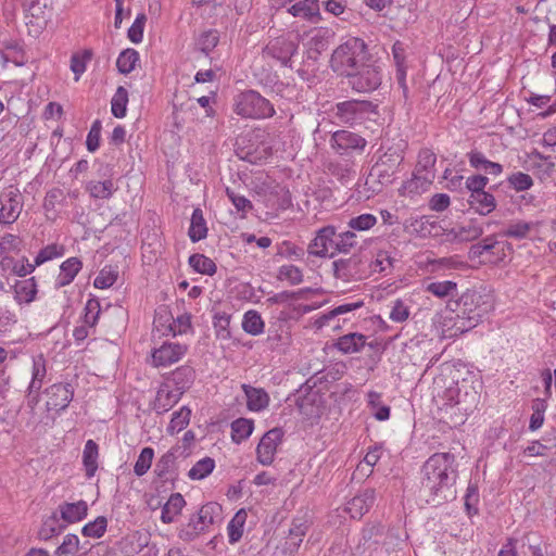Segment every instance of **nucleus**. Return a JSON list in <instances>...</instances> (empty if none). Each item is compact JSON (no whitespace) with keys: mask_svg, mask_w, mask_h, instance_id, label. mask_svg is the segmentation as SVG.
Returning <instances> with one entry per match:
<instances>
[{"mask_svg":"<svg viewBox=\"0 0 556 556\" xmlns=\"http://www.w3.org/2000/svg\"><path fill=\"white\" fill-rule=\"evenodd\" d=\"M458 464L450 452L434 453L421 467L418 490L420 501L434 507L454 501L457 495Z\"/></svg>","mask_w":556,"mask_h":556,"instance_id":"nucleus-1","label":"nucleus"},{"mask_svg":"<svg viewBox=\"0 0 556 556\" xmlns=\"http://www.w3.org/2000/svg\"><path fill=\"white\" fill-rule=\"evenodd\" d=\"M334 117L350 127L365 126L377 123L379 118L378 105L368 100L351 99L338 102L334 106Z\"/></svg>","mask_w":556,"mask_h":556,"instance_id":"nucleus-2","label":"nucleus"},{"mask_svg":"<svg viewBox=\"0 0 556 556\" xmlns=\"http://www.w3.org/2000/svg\"><path fill=\"white\" fill-rule=\"evenodd\" d=\"M369 59L370 54L365 41L357 37H350L333 51L331 67L341 76H345Z\"/></svg>","mask_w":556,"mask_h":556,"instance_id":"nucleus-3","label":"nucleus"},{"mask_svg":"<svg viewBox=\"0 0 556 556\" xmlns=\"http://www.w3.org/2000/svg\"><path fill=\"white\" fill-rule=\"evenodd\" d=\"M405 148L406 143L403 140L389 147L372 165L369 178L376 179L381 186L391 185L404 161Z\"/></svg>","mask_w":556,"mask_h":556,"instance_id":"nucleus-4","label":"nucleus"},{"mask_svg":"<svg viewBox=\"0 0 556 556\" xmlns=\"http://www.w3.org/2000/svg\"><path fill=\"white\" fill-rule=\"evenodd\" d=\"M222 507L217 503H206L188 522L179 529L178 536L185 542L194 541L204 533L220 516Z\"/></svg>","mask_w":556,"mask_h":556,"instance_id":"nucleus-5","label":"nucleus"},{"mask_svg":"<svg viewBox=\"0 0 556 556\" xmlns=\"http://www.w3.org/2000/svg\"><path fill=\"white\" fill-rule=\"evenodd\" d=\"M235 112L247 118H267L275 114L274 105L255 90H247L237 96Z\"/></svg>","mask_w":556,"mask_h":556,"instance_id":"nucleus-6","label":"nucleus"},{"mask_svg":"<svg viewBox=\"0 0 556 556\" xmlns=\"http://www.w3.org/2000/svg\"><path fill=\"white\" fill-rule=\"evenodd\" d=\"M344 77L348 79V85L357 92H369L376 90L382 80L381 66L376 62L366 61L361 64L358 68H354Z\"/></svg>","mask_w":556,"mask_h":556,"instance_id":"nucleus-7","label":"nucleus"},{"mask_svg":"<svg viewBox=\"0 0 556 556\" xmlns=\"http://www.w3.org/2000/svg\"><path fill=\"white\" fill-rule=\"evenodd\" d=\"M298 48L296 38L288 33L270 39L263 48V56L291 67V59L298 52Z\"/></svg>","mask_w":556,"mask_h":556,"instance_id":"nucleus-8","label":"nucleus"},{"mask_svg":"<svg viewBox=\"0 0 556 556\" xmlns=\"http://www.w3.org/2000/svg\"><path fill=\"white\" fill-rule=\"evenodd\" d=\"M367 140L351 130L340 129L334 131L330 138V147L341 156H352L364 152Z\"/></svg>","mask_w":556,"mask_h":556,"instance_id":"nucleus-9","label":"nucleus"},{"mask_svg":"<svg viewBox=\"0 0 556 556\" xmlns=\"http://www.w3.org/2000/svg\"><path fill=\"white\" fill-rule=\"evenodd\" d=\"M336 237L334 226L328 225L318 229L315 238L308 244V254L318 257H333L336 254Z\"/></svg>","mask_w":556,"mask_h":556,"instance_id":"nucleus-10","label":"nucleus"},{"mask_svg":"<svg viewBox=\"0 0 556 556\" xmlns=\"http://www.w3.org/2000/svg\"><path fill=\"white\" fill-rule=\"evenodd\" d=\"M282 439L283 431L281 428H273L262 437L256 447L257 460L262 465L269 466L273 464L277 447L281 444Z\"/></svg>","mask_w":556,"mask_h":556,"instance_id":"nucleus-11","label":"nucleus"},{"mask_svg":"<svg viewBox=\"0 0 556 556\" xmlns=\"http://www.w3.org/2000/svg\"><path fill=\"white\" fill-rule=\"evenodd\" d=\"M48 410H64L74 396V388L71 383H54L46 390Z\"/></svg>","mask_w":556,"mask_h":556,"instance_id":"nucleus-12","label":"nucleus"},{"mask_svg":"<svg viewBox=\"0 0 556 556\" xmlns=\"http://www.w3.org/2000/svg\"><path fill=\"white\" fill-rule=\"evenodd\" d=\"M50 0H22L26 24L35 27L39 33L47 23V12Z\"/></svg>","mask_w":556,"mask_h":556,"instance_id":"nucleus-13","label":"nucleus"},{"mask_svg":"<svg viewBox=\"0 0 556 556\" xmlns=\"http://www.w3.org/2000/svg\"><path fill=\"white\" fill-rule=\"evenodd\" d=\"M486 177L482 175H472L466 180V188L468 190V203L470 208L476 210L481 215H485L484 208L486 207Z\"/></svg>","mask_w":556,"mask_h":556,"instance_id":"nucleus-14","label":"nucleus"},{"mask_svg":"<svg viewBox=\"0 0 556 556\" xmlns=\"http://www.w3.org/2000/svg\"><path fill=\"white\" fill-rule=\"evenodd\" d=\"M363 262L359 255H352L349 258H340L332 263L333 274L344 281L357 280L363 276Z\"/></svg>","mask_w":556,"mask_h":556,"instance_id":"nucleus-15","label":"nucleus"},{"mask_svg":"<svg viewBox=\"0 0 556 556\" xmlns=\"http://www.w3.org/2000/svg\"><path fill=\"white\" fill-rule=\"evenodd\" d=\"M187 352V346L175 342H164L152 353L153 364L155 366H169L178 362Z\"/></svg>","mask_w":556,"mask_h":556,"instance_id":"nucleus-16","label":"nucleus"},{"mask_svg":"<svg viewBox=\"0 0 556 556\" xmlns=\"http://www.w3.org/2000/svg\"><path fill=\"white\" fill-rule=\"evenodd\" d=\"M181 395V392L173 389L169 382H163L156 392L152 408L159 415L164 414L179 402Z\"/></svg>","mask_w":556,"mask_h":556,"instance_id":"nucleus-17","label":"nucleus"},{"mask_svg":"<svg viewBox=\"0 0 556 556\" xmlns=\"http://www.w3.org/2000/svg\"><path fill=\"white\" fill-rule=\"evenodd\" d=\"M543 228H546L543 223L518 222L516 224L510 225L506 233L507 236L517 239L529 238L531 240H542Z\"/></svg>","mask_w":556,"mask_h":556,"instance_id":"nucleus-18","label":"nucleus"},{"mask_svg":"<svg viewBox=\"0 0 556 556\" xmlns=\"http://www.w3.org/2000/svg\"><path fill=\"white\" fill-rule=\"evenodd\" d=\"M288 13L314 24L321 20L318 0H301L291 5Z\"/></svg>","mask_w":556,"mask_h":556,"instance_id":"nucleus-19","label":"nucleus"},{"mask_svg":"<svg viewBox=\"0 0 556 556\" xmlns=\"http://www.w3.org/2000/svg\"><path fill=\"white\" fill-rule=\"evenodd\" d=\"M195 379V371L191 366L184 365L176 368L165 382H169L172 388L184 394L190 389Z\"/></svg>","mask_w":556,"mask_h":556,"instance_id":"nucleus-20","label":"nucleus"},{"mask_svg":"<svg viewBox=\"0 0 556 556\" xmlns=\"http://www.w3.org/2000/svg\"><path fill=\"white\" fill-rule=\"evenodd\" d=\"M376 501L374 489H366L361 494L354 496L349 503L348 510L353 518H361L366 514Z\"/></svg>","mask_w":556,"mask_h":556,"instance_id":"nucleus-21","label":"nucleus"},{"mask_svg":"<svg viewBox=\"0 0 556 556\" xmlns=\"http://www.w3.org/2000/svg\"><path fill=\"white\" fill-rule=\"evenodd\" d=\"M242 390L247 396V405L250 410L261 412L268 407L270 399L264 389L242 384Z\"/></svg>","mask_w":556,"mask_h":556,"instance_id":"nucleus-22","label":"nucleus"},{"mask_svg":"<svg viewBox=\"0 0 556 556\" xmlns=\"http://www.w3.org/2000/svg\"><path fill=\"white\" fill-rule=\"evenodd\" d=\"M392 55L396 65L395 78L399 86L402 88L404 96L408 91L406 85V64H405V48L401 41H395L392 46Z\"/></svg>","mask_w":556,"mask_h":556,"instance_id":"nucleus-23","label":"nucleus"},{"mask_svg":"<svg viewBox=\"0 0 556 556\" xmlns=\"http://www.w3.org/2000/svg\"><path fill=\"white\" fill-rule=\"evenodd\" d=\"M83 263L78 257H70L60 266V274L55 280V287L62 288L70 285L80 271Z\"/></svg>","mask_w":556,"mask_h":556,"instance_id":"nucleus-24","label":"nucleus"},{"mask_svg":"<svg viewBox=\"0 0 556 556\" xmlns=\"http://www.w3.org/2000/svg\"><path fill=\"white\" fill-rule=\"evenodd\" d=\"M61 518L67 523L83 520L87 516L88 505L80 500L76 503H64L59 506Z\"/></svg>","mask_w":556,"mask_h":556,"instance_id":"nucleus-25","label":"nucleus"},{"mask_svg":"<svg viewBox=\"0 0 556 556\" xmlns=\"http://www.w3.org/2000/svg\"><path fill=\"white\" fill-rule=\"evenodd\" d=\"M517 546V556H543L542 541L536 534L530 533L521 540H514Z\"/></svg>","mask_w":556,"mask_h":556,"instance_id":"nucleus-26","label":"nucleus"},{"mask_svg":"<svg viewBox=\"0 0 556 556\" xmlns=\"http://www.w3.org/2000/svg\"><path fill=\"white\" fill-rule=\"evenodd\" d=\"M21 207L22 205L16 194L10 193L5 195L0 208V223L13 224L20 216Z\"/></svg>","mask_w":556,"mask_h":556,"instance_id":"nucleus-27","label":"nucleus"},{"mask_svg":"<svg viewBox=\"0 0 556 556\" xmlns=\"http://www.w3.org/2000/svg\"><path fill=\"white\" fill-rule=\"evenodd\" d=\"M14 299L18 303H30L35 300L37 294V283L35 277L17 280L14 286Z\"/></svg>","mask_w":556,"mask_h":556,"instance_id":"nucleus-28","label":"nucleus"},{"mask_svg":"<svg viewBox=\"0 0 556 556\" xmlns=\"http://www.w3.org/2000/svg\"><path fill=\"white\" fill-rule=\"evenodd\" d=\"M366 344V337L358 332H351L340 337L336 343L339 351L351 354L359 352Z\"/></svg>","mask_w":556,"mask_h":556,"instance_id":"nucleus-29","label":"nucleus"},{"mask_svg":"<svg viewBox=\"0 0 556 556\" xmlns=\"http://www.w3.org/2000/svg\"><path fill=\"white\" fill-rule=\"evenodd\" d=\"M185 505L186 501L180 493L172 494L162 507L161 520L164 523H172L175 517L181 513Z\"/></svg>","mask_w":556,"mask_h":556,"instance_id":"nucleus-30","label":"nucleus"},{"mask_svg":"<svg viewBox=\"0 0 556 556\" xmlns=\"http://www.w3.org/2000/svg\"><path fill=\"white\" fill-rule=\"evenodd\" d=\"M432 176H424L413 172V177L402 186L404 195H416L426 192L432 185Z\"/></svg>","mask_w":556,"mask_h":556,"instance_id":"nucleus-31","label":"nucleus"},{"mask_svg":"<svg viewBox=\"0 0 556 556\" xmlns=\"http://www.w3.org/2000/svg\"><path fill=\"white\" fill-rule=\"evenodd\" d=\"M307 527L305 523L300 520H293L291 528L289 529V534L285 542V551L289 554H293L298 551L301 543L303 542V536L305 535Z\"/></svg>","mask_w":556,"mask_h":556,"instance_id":"nucleus-32","label":"nucleus"},{"mask_svg":"<svg viewBox=\"0 0 556 556\" xmlns=\"http://www.w3.org/2000/svg\"><path fill=\"white\" fill-rule=\"evenodd\" d=\"M99 446L93 440H88L83 452V464L86 477L92 478L98 469Z\"/></svg>","mask_w":556,"mask_h":556,"instance_id":"nucleus-33","label":"nucleus"},{"mask_svg":"<svg viewBox=\"0 0 556 556\" xmlns=\"http://www.w3.org/2000/svg\"><path fill=\"white\" fill-rule=\"evenodd\" d=\"M437 162V155L429 149H422L418 153L417 164L415 166V173L424 176H432V180L435 178L434 165Z\"/></svg>","mask_w":556,"mask_h":556,"instance_id":"nucleus-34","label":"nucleus"},{"mask_svg":"<svg viewBox=\"0 0 556 556\" xmlns=\"http://www.w3.org/2000/svg\"><path fill=\"white\" fill-rule=\"evenodd\" d=\"M65 528L66 525L62 523L56 514L54 513L43 520L38 531V539L42 541H48L51 538L61 534Z\"/></svg>","mask_w":556,"mask_h":556,"instance_id":"nucleus-35","label":"nucleus"},{"mask_svg":"<svg viewBox=\"0 0 556 556\" xmlns=\"http://www.w3.org/2000/svg\"><path fill=\"white\" fill-rule=\"evenodd\" d=\"M248 514L245 509H239L227 526L228 540L230 544L239 542L243 535Z\"/></svg>","mask_w":556,"mask_h":556,"instance_id":"nucleus-36","label":"nucleus"},{"mask_svg":"<svg viewBox=\"0 0 556 556\" xmlns=\"http://www.w3.org/2000/svg\"><path fill=\"white\" fill-rule=\"evenodd\" d=\"M230 427L232 441L240 444L252 434L254 422L252 419L238 418L231 422Z\"/></svg>","mask_w":556,"mask_h":556,"instance_id":"nucleus-37","label":"nucleus"},{"mask_svg":"<svg viewBox=\"0 0 556 556\" xmlns=\"http://www.w3.org/2000/svg\"><path fill=\"white\" fill-rule=\"evenodd\" d=\"M318 397L317 392L308 391L306 394L299 395L296 397L295 405L302 415L306 417H314L319 413V408L316 405Z\"/></svg>","mask_w":556,"mask_h":556,"instance_id":"nucleus-38","label":"nucleus"},{"mask_svg":"<svg viewBox=\"0 0 556 556\" xmlns=\"http://www.w3.org/2000/svg\"><path fill=\"white\" fill-rule=\"evenodd\" d=\"M188 235L192 242H198L207 235L206 223L200 208H195L192 213Z\"/></svg>","mask_w":556,"mask_h":556,"instance_id":"nucleus-39","label":"nucleus"},{"mask_svg":"<svg viewBox=\"0 0 556 556\" xmlns=\"http://www.w3.org/2000/svg\"><path fill=\"white\" fill-rule=\"evenodd\" d=\"M176 455L173 451L163 454L155 464L154 472L163 481L169 480L175 471Z\"/></svg>","mask_w":556,"mask_h":556,"instance_id":"nucleus-40","label":"nucleus"},{"mask_svg":"<svg viewBox=\"0 0 556 556\" xmlns=\"http://www.w3.org/2000/svg\"><path fill=\"white\" fill-rule=\"evenodd\" d=\"M189 265L192 267L194 271L207 276H213L217 270L215 262L212 258L200 253H194L190 255Z\"/></svg>","mask_w":556,"mask_h":556,"instance_id":"nucleus-41","label":"nucleus"},{"mask_svg":"<svg viewBox=\"0 0 556 556\" xmlns=\"http://www.w3.org/2000/svg\"><path fill=\"white\" fill-rule=\"evenodd\" d=\"M264 321L261 314L255 309H250L243 315L242 328L251 336H258L264 331Z\"/></svg>","mask_w":556,"mask_h":556,"instance_id":"nucleus-42","label":"nucleus"},{"mask_svg":"<svg viewBox=\"0 0 556 556\" xmlns=\"http://www.w3.org/2000/svg\"><path fill=\"white\" fill-rule=\"evenodd\" d=\"M139 62V53L137 50L128 48L122 51L116 60V66L119 73L129 74Z\"/></svg>","mask_w":556,"mask_h":556,"instance_id":"nucleus-43","label":"nucleus"},{"mask_svg":"<svg viewBox=\"0 0 556 556\" xmlns=\"http://www.w3.org/2000/svg\"><path fill=\"white\" fill-rule=\"evenodd\" d=\"M219 42V34L216 29H208L199 35L195 39V48L208 55Z\"/></svg>","mask_w":556,"mask_h":556,"instance_id":"nucleus-44","label":"nucleus"},{"mask_svg":"<svg viewBox=\"0 0 556 556\" xmlns=\"http://www.w3.org/2000/svg\"><path fill=\"white\" fill-rule=\"evenodd\" d=\"M87 191L94 199H109L115 190L114 182L111 179L103 181L91 180L87 184Z\"/></svg>","mask_w":556,"mask_h":556,"instance_id":"nucleus-45","label":"nucleus"},{"mask_svg":"<svg viewBox=\"0 0 556 556\" xmlns=\"http://www.w3.org/2000/svg\"><path fill=\"white\" fill-rule=\"evenodd\" d=\"M191 409L187 406H182L179 410L173 414V417L167 427V433L174 435L184 430L190 421Z\"/></svg>","mask_w":556,"mask_h":556,"instance_id":"nucleus-46","label":"nucleus"},{"mask_svg":"<svg viewBox=\"0 0 556 556\" xmlns=\"http://www.w3.org/2000/svg\"><path fill=\"white\" fill-rule=\"evenodd\" d=\"M453 231L455 232V239L459 241H471L478 239L483 233V225L471 219L468 224Z\"/></svg>","mask_w":556,"mask_h":556,"instance_id":"nucleus-47","label":"nucleus"},{"mask_svg":"<svg viewBox=\"0 0 556 556\" xmlns=\"http://www.w3.org/2000/svg\"><path fill=\"white\" fill-rule=\"evenodd\" d=\"M456 288V283L451 280L433 281L426 286V291L439 299H445L454 296Z\"/></svg>","mask_w":556,"mask_h":556,"instance_id":"nucleus-48","label":"nucleus"},{"mask_svg":"<svg viewBox=\"0 0 556 556\" xmlns=\"http://www.w3.org/2000/svg\"><path fill=\"white\" fill-rule=\"evenodd\" d=\"M368 406L377 420L384 421L390 418V407L382 404L381 395L379 393L375 391H370L368 393Z\"/></svg>","mask_w":556,"mask_h":556,"instance_id":"nucleus-49","label":"nucleus"},{"mask_svg":"<svg viewBox=\"0 0 556 556\" xmlns=\"http://www.w3.org/2000/svg\"><path fill=\"white\" fill-rule=\"evenodd\" d=\"M127 103L128 91L123 86H119L111 100L112 114L117 118L124 117L127 111Z\"/></svg>","mask_w":556,"mask_h":556,"instance_id":"nucleus-50","label":"nucleus"},{"mask_svg":"<svg viewBox=\"0 0 556 556\" xmlns=\"http://www.w3.org/2000/svg\"><path fill=\"white\" fill-rule=\"evenodd\" d=\"M215 468V460L211 457H204L198 460L188 472L191 480H202L206 478Z\"/></svg>","mask_w":556,"mask_h":556,"instance_id":"nucleus-51","label":"nucleus"},{"mask_svg":"<svg viewBox=\"0 0 556 556\" xmlns=\"http://www.w3.org/2000/svg\"><path fill=\"white\" fill-rule=\"evenodd\" d=\"M511 253V248L507 242H491L489 238V263L497 264L504 262Z\"/></svg>","mask_w":556,"mask_h":556,"instance_id":"nucleus-52","label":"nucleus"},{"mask_svg":"<svg viewBox=\"0 0 556 556\" xmlns=\"http://www.w3.org/2000/svg\"><path fill=\"white\" fill-rule=\"evenodd\" d=\"M108 528V519L104 516L97 517L93 521L86 523L81 533L85 536L100 539L104 535Z\"/></svg>","mask_w":556,"mask_h":556,"instance_id":"nucleus-53","label":"nucleus"},{"mask_svg":"<svg viewBox=\"0 0 556 556\" xmlns=\"http://www.w3.org/2000/svg\"><path fill=\"white\" fill-rule=\"evenodd\" d=\"M154 457V450L152 447H143L138 456L134 466V472L138 477H142L151 468Z\"/></svg>","mask_w":556,"mask_h":556,"instance_id":"nucleus-54","label":"nucleus"},{"mask_svg":"<svg viewBox=\"0 0 556 556\" xmlns=\"http://www.w3.org/2000/svg\"><path fill=\"white\" fill-rule=\"evenodd\" d=\"M377 224V217L372 214L365 213L361 214L356 217H352L348 222V226L351 230L355 231H366L372 228Z\"/></svg>","mask_w":556,"mask_h":556,"instance_id":"nucleus-55","label":"nucleus"},{"mask_svg":"<svg viewBox=\"0 0 556 556\" xmlns=\"http://www.w3.org/2000/svg\"><path fill=\"white\" fill-rule=\"evenodd\" d=\"M357 236L353 230L340 232L336 237V253H348L357 244Z\"/></svg>","mask_w":556,"mask_h":556,"instance_id":"nucleus-56","label":"nucleus"},{"mask_svg":"<svg viewBox=\"0 0 556 556\" xmlns=\"http://www.w3.org/2000/svg\"><path fill=\"white\" fill-rule=\"evenodd\" d=\"M92 58L91 50H84L81 54L74 53L71 58V70L75 74V80L86 71V63Z\"/></svg>","mask_w":556,"mask_h":556,"instance_id":"nucleus-57","label":"nucleus"},{"mask_svg":"<svg viewBox=\"0 0 556 556\" xmlns=\"http://www.w3.org/2000/svg\"><path fill=\"white\" fill-rule=\"evenodd\" d=\"M101 313L100 302L97 299H89L85 305L84 324L93 328Z\"/></svg>","mask_w":556,"mask_h":556,"instance_id":"nucleus-58","label":"nucleus"},{"mask_svg":"<svg viewBox=\"0 0 556 556\" xmlns=\"http://www.w3.org/2000/svg\"><path fill=\"white\" fill-rule=\"evenodd\" d=\"M213 325L217 337L223 339H228L230 337V315L225 312H216L213 316Z\"/></svg>","mask_w":556,"mask_h":556,"instance_id":"nucleus-59","label":"nucleus"},{"mask_svg":"<svg viewBox=\"0 0 556 556\" xmlns=\"http://www.w3.org/2000/svg\"><path fill=\"white\" fill-rule=\"evenodd\" d=\"M278 279L288 280L291 285H300L303 281L302 270L294 265H282L278 269Z\"/></svg>","mask_w":556,"mask_h":556,"instance_id":"nucleus-60","label":"nucleus"},{"mask_svg":"<svg viewBox=\"0 0 556 556\" xmlns=\"http://www.w3.org/2000/svg\"><path fill=\"white\" fill-rule=\"evenodd\" d=\"M79 548V539L76 534H66L62 544L55 549L53 556H68Z\"/></svg>","mask_w":556,"mask_h":556,"instance_id":"nucleus-61","label":"nucleus"},{"mask_svg":"<svg viewBox=\"0 0 556 556\" xmlns=\"http://www.w3.org/2000/svg\"><path fill=\"white\" fill-rule=\"evenodd\" d=\"M146 22V14L140 13L136 16L132 25L129 27L127 33V36L131 42L139 43L142 41Z\"/></svg>","mask_w":556,"mask_h":556,"instance_id":"nucleus-62","label":"nucleus"},{"mask_svg":"<svg viewBox=\"0 0 556 556\" xmlns=\"http://www.w3.org/2000/svg\"><path fill=\"white\" fill-rule=\"evenodd\" d=\"M508 182L511 188L516 191H526L530 189L533 185V180L530 175L517 172L508 177Z\"/></svg>","mask_w":556,"mask_h":556,"instance_id":"nucleus-63","label":"nucleus"},{"mask_svg":"<svg viewBox=\"0 0 556 556\" xmlns=\"http://www.w3.org/2000/svg\"><path fill=\"white\" fill-rule=\"evenodd\" d=\"M226 193L237 211L242 212V217H245V214L253 208L252 202L245 197L237 194L229 188L226 189Z\"/></svg>","mask_w":556,"mask_h":556,"instance_id":"nucleus-64","label":"nucleus"}]
</instances>
